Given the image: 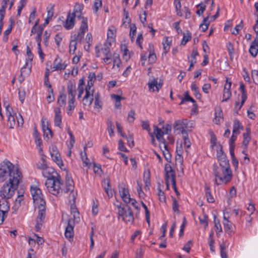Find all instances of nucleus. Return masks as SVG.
Returning a JSON list of instances; mask_svg holds the SVG:
<instances>
[{"label":"nucleus","mask_w":258,"mask_h":258,"mask_svg":"<svg viewBox=\"0 0 258 258\" xmlns=\"http://www.w3.org/2000/svg\"><path fill=\"white\" fill-rule=\"evenodd\" d=\"M111 98L115 100V108L120 109L121 106V100H124V98L114 94L111 95Z\"/></svg>","instance_id":"obj_30"},{"label":"nucleus","mask_w":258,"mask_h":258,"mask_svg":"<svg viewBox=\"0 0 258 258\" xmlns=\"http://www.w3.org/2000/svg\"><path fill=\"white\" fill-rule=\"evenodd\" d=\"M107 126H108L107 130H108V132L109 133V136L110 137L113 136H114V132H113V125L111 121H108L107 122Z\"/></svg>","instance_id":"obj_59"},{"label":"nucleus","mask_w":258,"mask_h":258,"mask_svg":"<svg viewBox=\"0 0 258 258\" xmlns=\"http://www.w3.org/2000/svg\"><path fill=\"white\" fill-rule=\"evenodd\" d=\"M142 127L143 130H147L150 133V124L148 121H143L142 122Z\"/></svg>","instance_id":"obj_64"},{"label":"nucleus","mask_w":258,"mask_h":258,"mask_svg":"<svg viewBox=\"0 0 258 258\" xmlns=\"http://www.w3.org/2000/svg\"><path fill=\"white\" fill-rule=\"evenodd\" d=\"M243 130V126L238 120H235L233 123V128L232 133L235 135H238L240 133L239 130Z\"/></svg>","instance_id":"obj_33"},{"label":"nucleus","mask_w":258,"mask_h":258,"mask_svg":"<svg viewBox=\"0 0 258 258\" xmlns=\"http://www.w3.org/2000/svg\"><path fill=\"white\" fill-rule=\"evenodd\" d=\"M34 137L36 145L40 146L42 143L41 139L36 127L34 128Z\"/></svg>","instance_id":"obj_51"},{"label":"nucleus","mask_w":258,"mask_h":258,"mask_svg":"<svg viewBox=\"0 0 258 258\" xmlns=\"http://www.w3.org/2000/svg\"><path fill=\"white\" fill-rule=\"evenodd\" d=\"M67 66V63L62 62V59L57 55L53 61L52 71L63 70Z\"/></svg>","instance_id":"obj_17"},{"label":"nucleus","mask_w":258,"mask_h":258,"mask_svg":"<svg viewBox=\"0 0 258 258\" xmlns=\"http://www.w3.org/2000/svg\"><path fill=\"white\" fill-rule=\"evenodd\" d=\"M237 135L235 134H233L232 133V135L231 137V138L229 141V150L231 151V150L232 149L233 151H234L235 148V142L237 139Z\"/></svg>","instance_id":"obj_47"},{"label":"nucleus","mask_w":258,"mask_h":258,"mask_svg":"<svg viewBox=\"0 0 258 258\" xmlns=\"http://www.w3.org/2000/svg\"><path fill=\"white\" fill-rule=\"evenodd\" d=\"M165 171L166 173L165 178H170L172 177V174L175 175V171L169 164H166L165 165Z\"/></svg>","instance_id":"obj_36"},{"label":"nucleus","mask_w":258,"mask_h":258,"mask_svg":"<svg viewBox=\"0 0 258 258\" xmlns=\"http://www.w3.org/2000/svg\"><path fill=\"white\" fill-rule=\"evenodd\" d=\"M230 154L231 156L232 163L235 169L238 168V161L236 159L234 154V151H233L232 149L230 151Z\"/></svg>","instance_id":"obj_49"},{"label":"nucleus","mask_w":258,"mask_h":258,"mask_svg":"<svg viewBox=\"0 0 258 258\" xmlns=\"http://www.w3.org/2000/svg\"><path fill=\"white\" fill-rule=\"evenodd\" d=\"M83 8L84 6L83 4L76 3L74 6L73 12L71 13V14H74L75 17L81 19V21H82L83 18H87L86 17L82 16Z\"/></svg>","instance_id":"obj_22"},{"label":"nucleus","mask_w":258,"mask_h":258,"mask_svg":"<svg viewBox=\"0 0 258 258\" xmlns=\"http://www.w3.org/2000/svg\"><path fill=\"white\" fill-rule=\"evenodd\" d=\"M135 111L134 110H130V112H128V116H127V121L130 123H132L134 121V120L135 119Z\"/></svg>","instance_id":"obj_56"},{"label":"nucleus","mask_w":258,"mask_h":258,"mask_svg":"<svg viewBox=\"0 0 258 258\" xmlns=\"http://www.w3.org/2000/svg\"><path fill=\"white\" fill-rule=\"evenodd\" d=\"M163 147L164 148V150H163V154L165 158V159L168 162H171V155L169 152L168 148L167 145L166 144H164L163 145Z\"/></svg>","instance_id":"obj_40"},{"label":"nucleus","mask_w":258,"mask_h":258,"mask_svg":"<svg viewBox=\"0 0 258 258\" xmlns=\"http://www.w3.org/2000/svg\"><path fill=\"white\" fill-rule=\"evenodd\" d=\"M205 195L207 198V200L208 202L213 203L215 202V199L212 196L210 190V188L207 184L205 186Z\"/></svg>","instance_id":"obj_32"},{"label":"nucleus","mask_w":258,"mask_h":258,"mask_svg":"<svg viewBox=\"0 0 258 258\" xmlns=\"http://www.w3.org/2000/svg\"><path fill=\"white\" fill-rule=\"evenodd\" d=\"M74 190V183L72 179V175L68 170H66L65 187L64 192L67 193L69 191L73 192Z\"/></svg>","instance_id":"obj_12"},{"label":"nucleus","mask_w":258,"mask_h":258,"mask_svg":"<svg viewBox=\"0 0 258 258\" xmlns=\"http://www.w3.org/2000/svg\"><path fill=\"white\" fill-rule=\"evenodd\" d=\"M13 177L10 181H6L0 189V197L3 199H9L14 195L22 179Z\"/></svg>","instance_id":"obj_4"},{"label":"nucleus","mask_w":258,"mask_h":258,"mask_svg":"<svg viewBox=\"0 0 258 258\" xmlns=\"http://www.w3.org/2000/svg\"><path fill=\"white\" fill-rule=\"evenodd\" d=\"M88 30V19L83 18L77 34H75L73 39H72L70 42L69 52L71 54H74L77 49V42L81 43L86 32Z\"/></svg>","instance_id":"obj_3"},{"label":"nucleus","mask_w":258,"mask_h":258,"mask_svg":"<svg viewBox=\"0 0 258 258\" xmlns=\"http://www.w3.org/2000/svg\"><path fill=\"white\" fill-rule=\"evenodd\" d=\"M208 20H209L208 17L205 18L203 19L202 23L201 24V25L200 26V28L202 29L203 32H205L208 29V27L209 25V22L208 21Z\"/></svg>","instance_id":"obj_43"},{"label":"nucleus","mask_w":258,"mask_h":258,"mask_svg":"<svg viewBox=\"0 0 258 258\" xmlns=\"http://www.w3.org/2000/svg\"><path fill=\"white\" fill-rule=\"evenodd\" d=\"M102 6V1L101 0H95L94 4L93 6V9L95 13H97L98 11V9Z\"/></svg>","instance_id":"obj_54"},{"label":"nucleus","mask_w":258,"mask_h":258,"mask_svg":"<svg viewBox=\"0 0 258 258\" xmlns=\"http://www.w3.org/2000/svg\"><path fill=\"white\" fill-rule=\"evenodd\" d=\"M45 184L48 192L53 195L60 196L64 192L61 176L53 179H46Z\"/></svg>","instance_id":"obj_5"},{"label":"nucleus","mask_w":258,"mask_h":258,"mask_svg":"<svg viewBox=\"0 0 258 258\" xmlns=\"http://www.w3.org/2000/svg\"><path fill=\"white\" fill-rule=\"evenodd\" d=\"M154 134L156 136L157 140L159 142L163 144H166L165 139L163 138V134L161 129L159 128L157 125H154Z\"/></svg>","instance_id":"obj_25"},{"label":"nucleus","mask_w":258,"mask_h":258,"mask_svg":"<svg viewBox=\"0 0 258 258\" xmlns=\"http://www.w3.org/2000/svg\"><path fill=\"white\" fill-rule=\"evenodd\" d=\"M50 154L52 160L57 164V165L61 168L63 166V163L61 158L60 155L57 150L55 147H52L50 151Z\"/></svg>","instance_id":"obj_16"},{"label":"nucleus","mask_w":258,"mask_h":258,"mask_svg":"<svg viewBox=\"0 0 258 258\" xmlns=\"http://www.w3.org/2000/svg\"><path fill=\"white\" fill-rule=\"evenodd\" d=\"M85 40L86 42L88 44V48H90L93 41L92 35L91 33H88L87 34Z\"/></svg>","instance_id":"obj_62"},{"label":"nucleus","mask_w":258,"mask_h":258,"mask_svg":"<svg viewBox=\"0 0 258 258\" xmlns=\"http://www.w3.org/2000/svg\"><path fill=\"white\" fill-rule=\"evenodd\" d=\"M7 200L2 198L0 200V225L4 223L10 210V206Z\"/></svg>","instance_id":"obj_9"},{"label":"nucleus","mask_w":258,"mask_h":258,"mask_svg":"<svg viewBox=\"0 0 258 258\" xmlns=\"http://www.w3.org/2000/svg\"><path fill=\"white\" fill-rule=\"evenodd\" d=\"M220 254L222 258H227L226 251V245L225 243H222L220 245Z\"/></svg>","instance_id":"obj_46"},{"label":"nucleus","mask_w":258,"mask_h":258,"mask_svg":"<svg viewBox=\"0 0 258 258\" xmlns=\"http://www.w3.org/2000/svg\"><path fill=\"white\" fill-rule=\"evenodd\" d=\"M251 76L254 83L258 85V71L254 70L251 72Z\"/></svg>","instance_id":"obj_61"},{"label":"nucleus","mask_w":258,"mask_h":258,"mask_svg":"<svg viewBox=\"0 0 258 258\" xmlns=\"http://www.w3.org/2000/svg\"><path fill=\"white\" fill-rule=\"evenodd\" d=\"M6 115L8 117V125L10 128H14L17 125L16 120L17 121V125L22 126L24 123V119L22 116L19 113L18 116L14 112L13 108L8 105L6 107Z\"/></svg>","instance_id":"obj_6"},{"label":"nucleus","mask_w":258,"mask_h":258,"mask_svg":"<svg viewBox=\"0 0 258 258\" xmlns=\"http://www.w3.org/2000/svg\"><path fill=\"white\" fill-rule=\"evenodd\" d=\"M214 228L216 232V234L218 236L220 235V233L222 232V227L220 224L219 220L217 219L216 216H214Z\"/></svg>","instance_id":"obj_34"},{"label":"nucleus","mask_w":258,"mask_h":258,"mask_svg":"<svg viewBox=\"0 0 258 258\" xmlns=\"http://www.w3.org/2000/svg\"><path fill=\"white\" fill-rule=\"evenodd\" d=\"M150 52L149 55V61L150 63H154L156 59V55L153 52H151V49L153 48V46L151 44L149 45Z\"/></svg>","instance_id":"obj_48"},{"label":"nucleus","mask_w":258,"mask_h":258,"mask_svg":"<svg viewBox=\"0 0 258 258\" xmlns=\"http://www.w3.org/2000/svg\"><path fill=\"white\" fill-rule=\"evenodd\" d=\"M224 120L223 112L220 107H216L215 109V118L213 121L217 124H219Z\"/></svg>","instance_id":"obj_21"},{"label":"nucleus","mask_w":258,"mask_h":258,"mask_svg":"<svg viewBox=\"0 0 258 258\" xmlns=\"http://www.w3.org/2000/svg\"><path fill=\"white\" fill-rule=\"evenodd\" d=\"M119 192L122 200L126 204L129 203L130 201V195L128 189L123 187L119 189Z\"/></svg>","instance_id":"obj_28"},{"label":"nucleus","mask_w":258,"mask_h":258,"mask_svg":"<svg viewBox=\"0 0 258 258\" xmlns=\"http://www.w3.org/2000/svg\"><path fill=\"white\" fill-rule=\"evenodd\" d=\"M26 53L28 58H26V62L28 61L29 62L30 61L31 62L33 59V54H32L29 46L27 47Z\"/></svg>","instance_id":"obj_58"},{"label":"nucleus","mask_w":258,"mask_h":258,"mask_svg":"<svg viewBox=\"0 0 258 258\" xmlns=\"http://www.w3.org/2000/svg\"><path fill=\"white\" fill-rule=\"evenodd\" d=\"M94 92H89L88 91H85V95L83 98L82 102L84 107L88 106L90 107L92 104V102L94 100L93 98Z\"/></svg>","instance_id":"obj_18"},{"label":"nucleus","mask_w":258,"mask_h":258,"mask_svg":"<svg viewBox=\"0 0 258 258\" xmlns=\"http://www.w3.org/2000/svg\"><path fill=\"white\" fill-rule=\"evenodd\" d=\"M198 7H200V10L197 11L196 13L198 15L200 16L206 10V5L203 3H201L197 6Z\"/></svg>","instance_id":"obj_60"},{"label":"nucleus","mask_w":258,"mask_h":258,"mask_svg":"<svg viewBox=\"0 0 258 258\" xmlns=\"http://www.w3.org/2000/svg\"><path fill=\"white\" fill-rule=\"evenodd\" d=\"M191 89L194 92V95L197 99H200L201 98V94L199 92V88L195 82H193L191 85Z\"/></svg>","instance_id":"obj_39"},{"label":"nucleus","mask_w":258,"mask_h":258,"mask_svg":"<svg viewBox=\"0 0 258 258\" xmlns=\"http://www.w3.org/2000/svg\"><path fill=\"white\" fill-rule=\"evenodd\" d=\"M104 190L109 198H111L113 196V194L110 187V180L109 179H106L104 181Z\"/></svg>","instance_id":"obj_35"},{"label":"nucleus","mask_w":258,"mask_h":258,"mask_svg":"<svg viewBox=\"0 0 258 258\" xmlns=\"http://www.w3.org/2000/svg\"><path fill=\"white\" fill-rule=\"evenodd\" d=\"M158 196L159 200L160 202L165 203L166 202V197L164 192L161 189L160 186L158 187Z\"/></svg>","instance_id":"obj_50"},{"label":"nucleus","mask_w":258,"mask_h":258,"mask_svg":"<svg viewBox=\"0 0 258 258\" xmlns=\"http://www.w3.org/2000/svg\"><path fill=\"white\" fill-rule=\"evenodd\" d=\"M75 16L69 12L68 14L67 19L63 22V27L67 30H70L74 28L75 25Z\"/></svg>","instance_id":"obj_15"},{"label":"nucleus","mask_w":258,"mask_h":258,"mask_svg":"<svg viewBox=\"0 0 258 258\" xmlns=\"http://www.w3.org/2000/svg\"><path fill=\"white\" fill-rule=\"evenodd\" d=\"M39 209L38 215L36 219V224L35 226V230L39 231L44 222L45 217L46 205L37 207Z\"/></svg>","instance_id":"obj_10"},{"label":"nucleus","mask_w":258,"mask_h":258,"mask_svg":"<svg viewBox=\"0 0 258 258\" xmlns=\"http://www.w3.org/2000/svg\"><path fill=\"white\" fill-rule=\"evenodd\" d=\"M243 145L247 147L249 144V141H250V130L249 128H246V133H244L243 135Z\"/></svg>","instance_id":"obj_31"},{"label":"nucleus","mask_w":258,"mask_h":258,"mask_svg":"<svg viewBox=\"0 0 258 258\" xmlns=\"http://www.w3.org/2000/svg\"><path fill=\"white\" fill-rule=\"evenodd\" d=\"M240 90L241 92V101L240 105L239 106L238 109H240L243 105L244 104L245 101H246L247 99V95H246V91L245 88V86L243 84L241 83L240 85Z\"/></svg>","instance_id":"obj_29"},{"label":"nucleus","mask_w":258,"mask_h":258,"mask_svg":"<svg viewBox=\"0 0 258 258\" xmlns=\"http://www.w3.org/2000/svg\"><path fill=\"white\" fill-rule=\"evenodd\" d=\"M86 149H87V145H85L84 147V155H83V153H81V155H82V159L83 161V163H84V164H85V166H87L89 165V163L88 162L89 159L87 158V155H86Z\"/></svg>","instance_id":"obj_53"},{"label":"nucleus","mask_w":258,"mask_h":258,"mask_svg":"<svg viewBox=\"0 0 258 258\" xmlns=\"http://www.w3.org/2000/svg\"><path fill=\"white\" fill-rule=\"evenodd\" d=\"M199 220L200 224L203 225L205 229H206L208 226V216L204 212L203 213V217H199Z\"/></svg>","instance_id":"obj_42"},{"label":"nucleus","mask_w":258,"mask_h":258,"mask_svg":"<svg viewBox=\"0 0 258 258\" xmlns=\"http://www.w3.org/2000/svg\"><path fill=\"white\" fill-rule=\"evenodd\" d=\"M39 168L44 169L42 174L47 179H53L60 176L54 168L47 167L45 164H42Z\"/></svg>","instance_id":"obj_11"},{"label":"nucleus","mask_w":258,"mask_h":258,"mask_svg":"<svg viewBox=\"0 0 258 258\" xmlns=\"http://www.w3.org/2000/svg\"><path fill=\"white\" fill-rule=\"evenodd\" d=\"M148 85L150 91H156L158 92L162 87V83H158L157 79H154L149 82Z\"/></svg>","instance_id":"obj_26"},{"label":"nucleus","mask_w":258,"mask_h":258,"mask_svg":"<svg viewBox=\"0 0 258 258\" xmlns=\"http://www.w3.org/2000/svg\"><path fill=\"white\" fill-rule=\"evenodd\" d=\"M54 111L55 113L54 124L57 126L61 127L62 117L60 109L59 107H55Z\"/></svg>","instance_id":"obj_27"},{"label":"nucleus","mask_w":258,"mask_h":258,"mask_svg":"<svg viewBox=\"0 0 258 258\" xmlns=\"http://www.w3.org/2000/svg\"><path fill=\"white\" fill-rule=\"evenodd\" d=\"M75 101V99H69V106H68V110L67 112V113L68 115H71L72 113L70 111H72L74 109L75 106L74 105V102Z\"/></svg>","instance_id":"obj_52"},{"label":"nucleus","mask_w":258,"mask_h":258,"mask_svg":"<svg viewBox=\"0 0 258 258\" xmlns=\"http://www.w3.org/2000/svg\"><path fill=\"white\" fill-rule=\"evenodd\" d=\"M210 135L211 136V147L213 148V147L216 145L217 142V137L214 134V132L211 131L210 133Z\"/></svg>","instance_id":"obj_57"},{"label":"nucleus","mask_w":258,"mask_h":258,"mask_svg":"<svg viewBox=\"0 0 258 258\" xmlns=\"http://www.w3.org/2000/svg\"><path fill=\"white\" fill-rule=\"evenodd\" d=\"M168 37H165V41L163 42V48L164 50V53H167L170 49L171 41H169Z\"/></svg>","instance_id":"obj_44"},{"label":"nucleus","mask_w":258,"mask_h":258,"mask_svg":"<svg viewBox=\"0 0 258 258\" xmlns=\"http://www.w3.org/2000/svg\"><path fill=\"white\" fill-rule=\"evenodd\" d=\"M42 128L44 133V137H47V132H48L50 138L52 137L53 133L50 128L48 126V122H47V124H45L44 121L42 120Z\"/></svg>","instance_id":"obj_38"},{"label":"nucleus","mask_w":258,"mask_h":258,"mask_svg":"<svg viewBox=\"0 0 258 258\" xmlns=\"http://www.w3.org/2000/svg\"><path fill=\"white\" fill-rule=\"evenodd\" d=\"M67 90L68 93L69 99H75L76 92L75 83L72 81H69L67 85Z\"/></svg>","instance_id":"obj_20"},{"label":"nucleus","mask_w":258,"mask_h":258,"mask_svg":"<svg viewBox=\"0 0 258 258\" xmlns=\"http://www.w3.org/2000/svg\"><path fill=\"white\" fill-rule=\"evenodd\" d=\"M191 38V34L189 31H187L186 34H183V38L181 42V44L185 45L186 43Z\"/></svg>","instance_id":"obj_45"},{"label":"nucleus","mask_w":258,"mask_h":258,"mask_svg":"<svg viewBox=\"0 0 258 258\" xmlns=\"http://www.w3.org/2000/svg\"><path fill=\"white\" fill-rule=\"evenodd\" d=\"M221 171L218 170L217 165L214 166V174L215 177V183L217 185L229 182L232 177V172L230 169L229 160L226 155L219 156L218 158Z\"/></svg>","instance_id":"obj_1"},{"label":"nucleus","mask_w":258,"mask_h":258,"mask_svg":"<svg viewBox=\"0 0 258 258\" xmlns=\"http://www.w3.org/2000/svg\"><path fill=\"white\" fill-rule=\"evenodd\" d=\"M118 210V218L121 219L125 223H133L134 216L131 208L125 205L122 206L121 204H115Z\"/></svg>","instance_id":"obj_7"},{"label":"nucleus","mask_w":258,"mask_h":258,"mask_svg":"<svg viewBox=\"0 0 258 258\" xmlns=\"http://www.w3.org/2000/svg\"><path fill=\"white\" fill-rule=\"evenodd\" d=\"M109 45L110 44H109ZM101 50L105 56L111 55L109 44H105L104 45V47L101 49Z\"/></svg>","instance_id":"obj_55"},{"label":"nucleus","mask_w":258,"mask_h":258,"mask_svg":"<svg viewBox=\"0 0 258 258\" xmlns=\"http://www.w3.org/2000/svg\"><path fill=\"white\" fill-rule=\"evenodd\" d=\"M66 95L63 93H60L57 99V103L60 107L64 106L66 104Z\"/></svg>","instance_id":"obj_41"},{"label":"nucleus","mask_w":258,"mask_h":258,"mask_svg":"<svg viewBox=\"0 0 258 258\" xmlns=\"http://www.w3.org/2000/svg\"><path fill=\"white\" fill-rule=\"evenodd\" d=\"M31 63L30 64L28 61L26 62L25 65L23 67L20 71V75L19 77V81L22 83L25 80V77L29 76L31 73Z\"/></svg>","instance_id":"obj_14"},{"label":"nucleus","mask_w":258,"mask_h":258,"mask_svg":"<svg viewBox=\"0 0 258 258\" xmlns=\"http://www.w3.org/2000/svg\"><path fill=\"white\" fill-rule=\"evenodd\" d=\"M187 126V120L183 119L175 121L173 124V128L175 131L181 132L182 134L186 133L185 129Z\"/></svg>","instance_id":"obj_13"},{"label":"nucleus","mask_w":258,"mask_h":258,"mask_svg":"<svg viewBox=\"0 0 258 258\" xmlns=\"http://www.w3.org/2000/svg\"><path fill=\"white\" fill-rule=\"evenodd\" d=\"M223 226L224 231L228 234L231 235L234 233L232 223L230 222L228 220V219L225 216L223 217Z\"/></svg>","instance_id":"obj_24"},{"label":"nucleus","mask_w":258,"mask_h":258,"mask_svg":"<svg viewBox=\"0 0 258 258\" xmlns=\"http://www.w3.org/2000/svg\"><path fill=\"white\" fill-rule=\"evenodd\" d=\"M30 191L33 202L37 207L46 205V202L41 189L36 186H31Z\"/></svg>","instance_id":"obj_8"},{"label":"nucleus","mask_w":258,"mask_h":258,"mask_svg":"<svg viewBox=\"0 0 258 258\" xmlns=\"http://www.w3.org/2000/svg\"><path fill=\"white\" fill-rule=\"evenodd\" d=\"M74 221L72 219H69L68 222V225L66 228L64 235L67 238H73L74 235Z\"/></svg>","instance_id":"obj_19"},{"label":"nucleus","mask_w":258,"mask_h":258,"mask_svg":"<svg viewBox=\"0 0 258 258\" xmlns=\"http://www.w3.org/2000/svg\"><path fill=\"white\" fill-rule=\"evenodd\" d=\"M13 177L22 179V173L11 162L5 160L0 163V182L9 181Z\"/></svg>","instance_id":"obj_2"},{"label":"nucleus","mask_w":258,"mask_h":258,"mask_svg":"<svg viewBox=\"0 0 258 258\" xmlns=\"http://www.w3.org/2000/svg\"><path fill=\"white\" fill-rule=\"evenodd\" d=\"M249 52L250 54L255 57L258 53V35L256 36L254 39L252 41L249 49Z\"/></svg>","instance_id":"obj_23"},{"label":"nucleus","mask_w":258,"mask_h":258,"mask_svg":"<svg viewBox=\"0 0 258 258\" xmlns=\"http://www.w3.org/2000/svg\"><path fill=\"white\" fill-rule=\"evenodd\" d=\"M192 245V241L191 240H189L183 246V250H185L187 252H189L191 248V246Z\"/></svg>","instance_id":"obj_63"},{"label":"nucleus","mask_w":258,"mask_h":258,"mask_svg":"<svg viewBox=\"0 0 258 258\" xmlns=\"http://www.w3.org/2000/svg\"><path fill=\"white\" fill-rule=\"evenodd\" d=\"M184 95V97L182 98L180 104H182L185 101H190L194 103V106H195L196 107H197L196 101L191 97L190 96L188 91L185 92Z\"/></svg>","instance_id":"obj_37"}]
</instances>
